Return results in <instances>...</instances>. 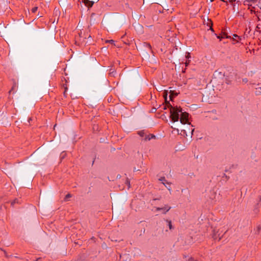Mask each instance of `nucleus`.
<instances>
[{"mask_svg": "<svg viewBox=\"0 0 261 261\" xmlns=\"http://www.w3.org/2000/svg\"><path fill=\"white\" fill-rule=\"evenodd\" d=\"M170 111L171 122L173 124L172 128L180 135L187 137L188 136L187 130L186 128L182 127V125L188 124L189 135L191 138L194 128L191 124L189 114L184 112L180 108L177 107L171 106Z\"/></svg>", "mask_w": 261, "mask_h": 261, "instance_id": "nucleus-1", "label": "nucleus"}, {"mask_svg": "<svg viewBox=\"0 0 261 261\" xmlns=\"http://www.w3.org/2000/svg\"><path fill=\"white\" fill-rule=\"evenodd\" d=\"M257 2V0H239L237 1V3H243L244 5H247L249 7V9L250 10L251 13H258V10H261V7H259L258 4L256 5V6H252V4H254Z\"/></svg>", "mask_w": 261, "mask_h": 261, "instance_id": "nucleus-2", "label": "nucleus"}, {"mask_svg": "<svg viewBox=\"0 0 261 261\" xmlns=\"http://www.w3.org/2000/svg\"><path fill=\"white\" fill-rule=\"evenodd\" d=\"M155 211H161L162 214H166L167 212H168L170 209L171 207L166 205L164 207H155Z\"/></svg>", "mask_w": 261, "mask_h": 261, "instance_id": "nucleus-3", "label": "nucleus"}, {"mask_svg": "<svg viewBox=\"0 0 261 261\" xmlns=\"http://www.w3.org/2000/svg\"><path fill=\"white\" fill-rule=\"evenodd\" d=\"M213 80L215 81L216 79H223L224 77V74L222 72L216 71L214 73Z\"/></svg>", "mask_w": 261, "mask_h": 261, "instance_id": "nucleus-4", "label": "nucleus"}, {"mask_svg": "<svg viewBox=\"0 0 261 261\" xmlns=\"http://www.w3.org/2000/svg\"><path fill=\"white\" fill-rule=\"evenodd\" d=\"M227 38H230L232 39L233 41H236L237 42H239V41L241 40V37L236 34H233L232 37L227 36Z\"/></svg>", "mask_w": 261, "mask_h": 261, "instance_id": "nucleus-5", "label": "nucleus"}, {"mask_svg": "<svg viewBox=\"0 0 261 261\" xmlns=\"http://www.w3.org/2000/svg\"><path fill=\"white\" fill-rule=\"evenodd\" d=\"M82 2L88 8L91 7L93 6V5L94 4L93 2L90 1L89 0H83Z\"/></svg>", "mask_w": 261, "mask_h": 261, "instance_id": "nucleus-6", "label": "nucleus"}, {"mask_svg": "<svg viewBox=\"0 0 261 261\" xmlns=\"http://www.w3.org/2000/svg\"><path fill=\"white\" fill-rule=\"evenodd\" d=\"M159 180L161 181V182L165 185V184L169 185V182L167 181L165 177H162L159 179Z\"/></svg>", "mask_w": 261, "mask_h": 261, "instance_id": "nucleus-7", "label": "nucleus"}, {"mask_svg": "<svg viewBox=\"0 0 261 261\" xmlns=\"http://www.w3.org/2000/svg\"><path fill=\"white\" fill-rule=\"evenodd\" d=\"M166 222L167 225L169 227V229L170 230L172 229L173 228V226H172V225L171 221L168 220H166Z\"/></svg>", "mask_w": 261, "mask_h": 261, "instance_id": "nucleus-8", "label": "nucleus"}, {"mask_svg": "<svg viewBox=\"0 0 261 261\" xmlns=\"http://www.w3.org/2000/svg\"><path fill=\"white\" fill-rule=\"evenodd\" d=\"M220 234H217L216 233H214L213 236V238L214 240H220L221 239V238L219 237Z\"/></svg>", "mask_w": 261, "mask_h": 261, "instance_id": "nucleus-9", "label": "nucleus"}, {"mask_svg": "<svg viewBox=\"0 0 261 261\" xmlns=\"http://www.w3.org/2000/svg\"><path fill=\"white\" fill-rule=\"evenodd\" d=\"M170 184L169 182V185H167V184H165V186L167 188V189L170 191L171 192V188L170 187Z\"/></svg>", "mask_w": 261, "mask_h": 261, "instance_id": "nucleus-10", "label": "nucleus"}, {"mask_svg": "<svg viewBox=\"0 0 261 261\" xmlns=\"http://www.w3.org/2000/svg\"><path fill=\"white\" fill-rule=\"evenodd\" d=\"M261 28V24H257V25L256 26V29H255V31L256 32H258L259 31V30Z\"/></svg>", "mask_w": 261, "mask_h": 261, "instance_id": "nucleus-11", "label": "nucleus"}, {"mask_svg": "<svg viewBox=\"0 0 261 261\" xmlns=\"http://www.w3.org/2000/svg\"><path fill=\"white\" fill-rule=\"evenodd\" d=\"M37 9H38V7H35L32 8V11L33 13H35L37 11Z\"/></svg>", "mask_w": 261, "mask_h": 261, "instance_id": "nucleus-12", "label": "nucleus"}, {"mask_svg": "<svg viewBox=\"0 0 261 261\" xmlns=\"http://www.w3.org/2000/svg\"><path fill=\"white\" fill-rule=\"evenodd\" d=\"M248 80L247 78H244L242 79V82L244 84H246L248 82Z\"/></svg>", "mask_w": 261, "mask_h": 261, "instance_id": "nucleus-13", "label": "nucleus"}, {"mask_svg": "<svg viewBox=\"0 0 261 261\" xmlns=\"http://www.w3.org/2000/svg\"><path fill=\"white\" fill-rule=\"evenodd\" d=\"M184 127L186 128L187 130V132H188V134H189V126L188 125V124H187V126H186V127L184 126ZM188 136H189V135H188Z\"/></svg>", "mask_w": 261, "mask_h": 261, "instance_id": "nucleus-14", "label": "nucleus"}, {"mask_svg": "<svg viewBox=\"0 0 261 261\" xmlns=\"http://www.w3.org/2000/svg\"><path fill=\"white\" fill-rule=\"evenodd\" d=\"M71 197L70 194H67L65 197V200H67V199Z\"/></svg>", "mask_w": 261, "mask_h": 261, "instance_id": "nucleus-15", "label": "nucleus"}, {"mask_svg": "<svg viewBox=\"0 0 261 261\" xmlns=\"http://www.w3.org/2000/svg\"><path fill=\"white\" fill-rule=\"evenodd\" d=\"M186 58L188 60H189V59L191 58L189 53H188V54L186 56Z\"/></svg>", "mask_w": 261, "mask_h": 261, "instance_id": "nucleus-16", "label": "nucleus"}, {"mask_svg": "<svg viewBox=\"0 0 261 261\" xmlns=\"http://www.w3.org/2000/svg\"><path fill=\"white\" fill-rule=\"evenodd\" d=\"M126 184L127 185L128 187L129 188L130 187V183H129V181H128V180H126Z\"/></svg>", "mask_w": 261, "mask_h": 261, "instance_id": "nucleus-17", "label": "nucleus"}, {"mask_svg": "<svg viewBox=\"0 0 261 261\" xmlns=\"http://www.w3.org/2000/svg\"><path fill=\"white\" fill-rule=\"evenodd\" d=\"M190 60L186 61V62L185 63V66H187L189 63Z\"/></svg>", "mask_w": 261, "mask_h": 261, "instance_id": "nucleus-18", "label": "nucleus"}, {"mask_svg": "<svg viewBox=\"0 0 261 261\" xmlns=\"http://www.w3.org/2000/svg\"><path fill=\"white\" fill-rule=\"evenodd\" d=\"M138 28H139L141 30L140 32H142V27L141 25H140V24H138L137 25Z\"/></svg>", "mask_w": 261, "mask_h": 261, "instance_id": "nucleus-19", "label": "nucleus"}, {"mask_svg": "<svg viewBox=\"0 0 261 261\" xmlns=\"http://www.w3.org/2000/svg\"><path fill=\"white\" fill-rule=\"evenodd\" d=\"M225 80H226V83L227 84H229L230 83V82L229 80H228L227 78L225 79Z\"/></svg>", "mask_w": 261, "mask_h": 261, "instance_id": "nucleus-20", "label": "nucleus"}, {"mask_svg": "<svg viewBox=\"0 0 261 261\" xmlns=\"http://www.w3.org/2000/svg\"><path fill=\"white\" fill-rule=\"evenodd\" d=\"M146 46L149 49H151V45L149 44L146 43Z\"/></svg>", "mask_w": 261, "mask_h": 261, "instance_id": "nucleus-21", "label": "nucleus"}, {"mask_svg": "<svg viewBox=\"0 0 261 261\" xmlns=\"http://www.w3.org/2000/svg\"><path fill=\"white\" fill-rule=\"evenodd\" d=\"M107 42L111 43H113L114 41L113 40H108Z\"/></svg>", "mask_w": 261, "mask_h": 261, "instance_id": "nucleus-22", "label": "nucleus"}, {"mask_svg": "<svg viewBox=\"0 0 261 261\" xmlns=\"http://www.w3.org/2000/svg\"><path fill=\"white\" fill-rule=\"evenodd\" d=\"M237 0H229V3H233V2H236Z\"/></svg>", "mask_w": 261, "mask_h": 261, "instance_id": "nucleus-23", "label": "nucleus"}, {"mask_svg": "<svg viewBox=\"0 0 261 261\" xmlns=\"http://www.w3.org/2000/svg\"><path fill=\"white\" fill-rule=\"evenodd\" d=\"M143 132H139V134L140 135V136H143Z\"/></svg>", "mask_w": 261, "mask_h": 261, "instance_id": "nucleus-24", "label": "nucleus"}, {"mask_svg": "<svg viewBox=\"0 0 261 261\" xmlns=\"http://www.w3.org/2000/svg\"><path fill=\"white\" fill-rule=\"evenodd\" d=\"M134 171H138V170H137L136 168H134Z\"/></svg>", "mask_w": 261, "mask_h": 261, "instance_id": "nucleus-25", "label": "nucleus"}, {"mask_svg": "<svg viewBox=\"0 0 261 261\" xmlns=\"http://www.w3.org/2000/svg\"><path fill=\"white\" fill-rule=\"evenodd\" d=\"M259 203H261V197L259 199Z\"/></svg>", "mask_w": 261, "mask_h": 261, "instance_id": "nucleus-26", "label": "nucleus"}, {"mask_svg": "<svg viewBox=\"0 0 261 261\" xmlns=\"http://www.w3.org/2000/svg\"><path fill=\"white\" fill-rule=\"evenodd\" d=\"M154 137H155V136H151V138H154Z\"/></svg>", "mask_w": 261, "mask_h": 261, "instance_id": "nucleus-27", "label": "nucleus"}, {"mask_svg": "<svg viewBox=\"0 0 261 261\" xmlns=\"http://www.w3.org/2000/svg\"><path fill=\"white\" fill-rule=\"evenodd\" d=\"M226 3H227L228 2H229V0H227L226 1H225Z\"/></svg>", "mask_w": 261, "mask_h": 261, "instance_id": "nucleus-28", "label": "nucleus"}, {"mask_svg": "<svg viewBox=\"0 0 261 261\" xmlns=\"http://www.w3.org/2000/svg\"><path fill=\"white\" fill-rule=\"evenodd\" d=\"M261 89V87H259Z\"/></svg>", "mask_w": 261, "mask_h": 261, "instance_id": "nucleus-29", "label": "nucleus"}]
</instances>
